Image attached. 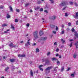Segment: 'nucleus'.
<instances>
[{
  "label": "nucleus",
  "mask_w": 78,
  "mask_h": 78,
  "mask_svg": "<svg viewBox=\"0 0 78 78\" xmlns=\"http://www.w3.org/2000/svg\"><path fill=\"white\" fill-rule=\"evenodd\" d=\"M53 68L52 66L48 67L45 69V71L47 73H49L50 72V70Z\"/></svg>",
  "instance_id": "nucleus-1"
},
{
  "label": "nucleus",
  "mask_w": 78,
  "mask_h": 78,
  "mask_svg": "<svg viewBox=\"0 0 78 78\" xmlns=\"http://www.w3.org/2000/svg\"><path fill=\"white\" fill-rule=\"evenodd\" d=\"M38 34V32L37 31H35L34 33V36L35 39H37L38 37L37 34Z\"/></svg>",
  "instance_id": "nucleus-2"
},
{
  "label": "nucleus",
  "mask_w": 78,
  "mask_h": 78,
  "mask_svg": "<svg viewBox=\"0 0 78 78\" xmlns=\"http://www.w3.org/2000/svg\"><path fill=\"white\" fill-rule=\"evenodd\" d=\"M42 62H45V64H48L50 63V61L47 59L44 58L42 59Z\"/></svg>",
  "instance_id": "nucleus-3"
},
{
  "label": "nucleus",
  "mask_w": 78,
  "mask_h": 78,
  "mask_svg": "<svg viewBox=\"0 0 78 78\" xmlns=\"http://www.w3.org/2000/svg\"><path fill=\"white\" fill-rule=\"evenodd\" d=\"M68 5V3H67V2L63 1L62 2L61 4H60V5H61V6H66V5Z\"/></svg>",
  "instance_id": "nucleus-4"
},
{
  "label": "nucleus",
  "mask_w": 78,
  "mask_h": 78,
  "mask_svg": "<svg viewBox=\"0 0 78 78\" xmlns=\"http://www.w3.org/2000/svg\"><path fill=\"white\" fill-rule=\"evenodd\" d=\"M30 39H29L27 41V42L25 44L26 47H28V44L29 45H30L31 43H30Z\"/></svg>",
  "instance_id": "nucleus-5"
},
{
  "label": "nucleus",
  "mask_w": 78,
  "mask_h": 78,
  "mask_svg": "<svg viewBox=\"0 0 78 78\" xmlns=\"http://www.w3.org/2000/svg\"><path fill=\"white\" fill-rule=\"evenodd\" d=\"M9 46L10 47H12V48H13V47L16 48L17 47V45H14V46L13 45V44H12V43H11L9 44Z\"/></svg>",
  "instance_id": "nucleus-6"
},
{
  "label": "nucleus",
  "mask_w": 78,
  "mask_h": 78,
  "mask_svg": "<svg viewBox=\"0 0 78 78\" xmlns=\"http://www.w3.org/2000/svg\"><path fill=\"white\" fill-rule=\"evenodd\" d=\"M56 16H51L50 17L49 19H51V20H55V19H56Z\"/></svg>",
  "instance_id": "nucleus-7"
},
{
  "label": "nucleus",
  "mask_w": 78,
  "mask_h": 78,
  "mask_svg": "<svg viewBox=\"0 0 78 78\" xmlns=\"http://www.w3.org/2000/svg\"><path fill=\"white\" fill-rule=\"evenodd\" d=\"M18 56L19 58H23V57H25V55L19 54L18 55Z\"/></svg>",
  "instance_id": "nucleus-8"
},
{
  "label": "nucleus",
  "mask_w": 78,
  "mask_h": 78,
  "mask_svg": "<svg viewBox=\"0 0 78 78\" xmlns=\"http://www.w3.org/2000/svg\"><path fill=\"white\" fill-rule=\"evenodd\" d=\"M73 17L74 18H75L76 19H78V12H76V15H74Z\"/></svg>",
  "instance_id": "nucleus-9"
},
{
  "label": "nucleus",
  "mask_w": 78,
  "mask_h": 78,
  "mask_svg": "<svg viewBox=\"0 0 78 78\" xmlns=\"http://www.w3.org/2000/svg\"><path fill=\"white\" fill-rule=\"evenodd\" d=\"M43 66V65H41L39 66V69H40V70L41 71H43V69L42 68Z\"/></svg>",
  "instance_id": "nucleus-10"
},
{
  "label": "nucleus",
  "mask_w": 78,
  "mask_h": 78,
  "mask_svg": "<svg viewBox=\"0 0 78 78\" xmlns=\"http://www.w3.org/2000/svg\"><path fill=\"white\" fill-rule=\"evenodd\" d=\"M42 41H46L47 40V37H41V38Z\"/></svg>",
  "instance_id": "nucleus-11"
},
{
  "label": "nucleus",
  "mask_w": 78,
  "mask_h": 78,
  "mask_svg": "<svg viewBox=\"0 0 78 78\" xmlns=\"http://www.w3.org/2000/svg\"><path fill=\"white\" fill-rule=\"evenodd\" d=\"M10 61L11 62H14L15 61V59L14 58H12L10 59Z\"/></svg>",
  "instance_id": "nucleus-12"
},
{
  "label": "nucleus",
  "mask_w": 78,
  "mask_h": 78,
  "mask_svg": "<svg viewBox=\"0 0 78 78\" xmlns=\"http://www.w3.org/2000/svg\"><path fill=\"white\" fill-rule=\"evenodd\" d=\"M58 68V67H55L54 68V70H52V72H54V71H57V69H56V68Z\"/></svg>",
  "instance_id": "nucleus-13"
},
{
  "label": "nucleus",
  "mask_w": 78,
  "mask_h": 78,
  "mask_svg": "<svg viewBox=\"0 0 78 78\" xmlns=\"http://www.w3.org/2000/svg\"><path fill=\"white\" fill-rule=\"evenodd\" d=\"M39 34L40 36H42V35L44 34V32H43L42 31H40L39 32Z\"/></svg>",
  "instance_id": "nucleus-14"
},
{
  "label": "nucleus",
  "mask_w": 78,
  "mask_h": 78,
  "mask_svg": "<svg viewBox=\"0 0 78 78\" xmlns=\"http://www.w3.org/2000/svg\"><path fill=\"white\" fill-rule=\"evenodd\" d=\"M76 56H77V55L76 54H74L73 55V57L74 58H76Z\"/></svg>",
  "instance_id": "nucleus-15"
},
{
  "label": "nucleus",
  "mask_w": 78,
  "mask_h": 78,
  "mask_svg": "<svg viewBox=\"0 0 78 78\" xmlns=\"http://www.w3.org/2000/svg\"><path fill=\"white\" fill-rule=\"evenodd\" d=\"M75 35L77 37H78V33L77 34V32H75Z\"/></svg>",
  "instance_id": "nucleus-16"
},
{
  "label": "nucleus",
  "mask_w": 78,
  "mask_h": 78,
  "mask_svg": "<svg viewBox=\"0 0 78 78\" xmlns=\"http://www.w3.org/2000/svg\"><path fill=\"white\" fill-rule=\"evenodd\" d=\"M11 28L13 30H14V27L13 26V25L11 24Z\"/></svg>",
  "instance_id": "nucleus-17"
},
{
  "label": "nucleus",
  "mask_w": 78,
  "mask_h": 78,
  "mask_svg": "<svg viewBox=\"0 0 78 78\" xmlns=\"http://www.w3.org/2000/svg\"><path fill=\"white\" fill-rule=\"evenodd\" d=\"M39 8H40V7L39 6H37L36 8H35L34 9L36 11H37V10H38V9H39Z\"/></svg>",
  "instance_id": "nucleus-18"
},
{
  "label": "nucleus",
  "mask_w": 78,
  "mask_h": 78,
  "mask_svg": "<svg viewBox=\"0 0 78 78\" xmlns=\"http://www.w3.org/2000/svg\"><path fill=\"white\" fill-rule=\"evenodd\" d=\"M2 27H6V26H8V24H4L2 25Z\"/></svg>",
  "instance_id": "nucleus-19"
},
{
  "label": "nucleus",
  "mask_w": 78,
  "mask_h": 78,
  "mask_svg": "<svg viewBox=\"0 0 78 78\" xmlns=\"http://www.w3.org/2000/svg\"><path fill=\"white\" fill-rule=\"evenodd\" d=\"M61 69V71L63 72L64 69V66H63V67H62Z\"/></svg>",
  "instance_id": "nucleus-20"
},
{
  "label": "nucleus",
  "mask_w": 78,
  "mask_h": 78,
  "mask_svg": "<svg viewBox=\"0 0 78 78\" xmlns=\"http://www.w3.org/2000/svg\"><path fill=\"white\" fill-rule=\"evenodd\" d=\"M9 8L10 10L11 11H12V12L13 10H12V7H11V6H9Z\"/></svg>",
  "instance_id": "nucleus-21"
},
{
  "label": "nucleus",
  "mask_w": 78,
  "mask_h": 78,
  "mask_svg": "<svg viewBox=\"0 0 78 78\" xmlns=\"http://www.w3.org/2000/svg\"><path fill=\"white\" fill-rule=\"evenodd\" d=\"M55 30L56 31H58V30H59V28H58V27L56 26Z\"/></svg>",
  "instance_id": "nucleus-22"
},
{
  "label": "nucleus",
  "mask_w": 78,
  "mask_h": 78,
  "mask_svg": "<svg viewBox=\"0 0 78 78\" xmlns=\"http://www.w3.org/2000/svg\"><path fill=\"white\" fill-rule=\"evenodd\" d=\"M50 27L51 28H55V25H51L50 26Z\"/></svg>",
  "instance_id": "nucleus-23"
},
{
  "label": "nucleus",
  "mask_w": 78,
  "mask_h": 78,
  "mask_svg": "<svg viewBox=\"0 0 78 78\" xmlns=\"http://www.w3.org/2000/svg\"><path fill=\"white\" fill-rule=\"evenodd\" d=\"M71 76H72V77H74V76H75V73H74L73 74H72L71 75Z\"/></svg>",
  "instance_id": "nucleus-24"
},
{
  "label": "nucleus",
  "mask_w": 78,
  "mask_h": 78,
  "mask_svg": "<svg viewBox=\"0 0 78 78\" xmlns=\"http://www.w3.org/2000/svg\"><path fill=\"white\" fill-rule=\"evenodd\" d=\"M10 31V30L9 29L7 30L6 31H4V33H8V31Z\"/></svg>",
  "instance_id": "nucleus-25"
},
{
  "label": "nucleus",
  "mask_w": 78,
  "mask_h": 78,
  "mask_svg": "<svg viewBox=\"0 0 78 78\" xmlns=\"http://www.w3.org/2000/svg\"><path fill=\"white\" fill-rule=\"evenodd\" d=\"M30 75L31 76H33V72H32V70L30 71Z\"/></svg>",
  "instance_id": "nucleus-26"
},
{
  "label": "nucleus",
  "mask_w": 78,
  "mask_h": 78,
  "mask_svg": "<svg viewBox=\"0 0 78 78\" xmlns=\"http://www.w3.org/2000/svg\"><path fill=\"white\" fill-rule=\"evenodd\" d=\"M36 51V53H38V52H39V49L38 48H37Z\"/></svg>",
  "instance_id": "nucleus-27"
},
{
  "label": "nucleus",
  "mask_w": 78,
  "mask_h": 78,
  "mask_svg": "<svg viewBox=\"0 0 78 78\" xmlns=\"http://www.w3.org/2000/svg\"><path fill=\"white\" fill-rule=\"evenodd\" d=\"M61 41H62V44H64L65 43V41L63 39H62L61 40Z\"/></svg>",
  "instance_id": "nucleus-28"
},
{
  "label": "nucleus",
  "mask_w": 78,
  "mask_h": 78,
  "mask_svg": "<svg viewBox=\"0 0 78 78\" xmlns=\"http://www.w3.org/2000/svg\"><path fill=\"white\" fill-rule=\"evenodd\" d=\"M8 69H9V67H7L5 68V71L6 72V71H8Z\"/></svg>",
  "instance_id": "nucleus-29"
},
{
  "label": "nucleus",
  "mask_w": 78,
  "mask_h": 78,
  "mask_svg": "<svg viewBox=\"0 0 78 78\" xmlns=\"http://www.w3.org/2000/svg\"><path fill=\"white\" fill-rule=\"evenodd\" d=\"M52 61H54L55 60H58V59L55 58H52Z\"/></svg>",
  "instance_id": "nucleus-30"
},
{
  "label": "nucleus",
  "mask_w": 78,
  "mask_h": 78,
  "mask_svg": "<svg viewBox=\"0 0 78 78\" xmlns=\"http://www.w3.org/2000/svg\"><path fill=\"white\" fill-rule=\"evenodd\" d=\"M6 17L7 19H9V18H10V15H7Z\"/></svg>",
  "instance_id": "nucleus-31"
},
{
  "label": "nucleus",
  "mask_w": 78,
  "mask_h": 78,
  "mask_svg": "<svg viewBox=\"0 0 78 78\" xmlns=\"http://www.w3.org/2000/svg\"><path fill=\"white\" fill-rule=\"evenodd\" d=\"M57 65H59L60 64V62L59 61H58L57 62Z\"/></svg>",
  "instance_id": "nucleus-32"
},
{
  "label": "nucleus",
  "mask_w": 78,
  "mask_h": 78,
  "mask_svg": "<svg viewBox=\"0 0 78 78\" xmlns=\"http://www.w3.org/2000/svg\"><path fill=\"white\" fill-rule=\"evenodd\" d=\"M50 55V52H48L47 53V56H49Z\"/></svg>",
  "instance_id": "nucleus-33"
},
{
  "label": "nucleus",
  "mask_w": 78,
  "mask_h": 78,
  "mask_svg": "<svg viewBox=\"0 0 78 78\" xmlns=\"http://www.w3.org/2000/svg\"><path fill=\"white\" fill-rule=\"evenodd\" d=\"M12 69L13 70H14L15 69V66H12Z\"/></svg>",
  "instance_id": "nucleus-34"
},
{
  "label": "nucleus",
  "mask_w": 78,
  "mask_h": 78,
  "mask_svg": "<svg viewBox=\"0 0 78 78\" xmlns=\"http://www.w3.org/2000/svg\"><path fill=\"white\" fill-rule=\"evenodd\" d=\"M68 26H69V27H70V26H71V23H68Z\"/></svg>",
  "instance_id": "nucleus-35"
},
{
  "label": "nucleus",
  "mask_w": 78,
  "mask_h": 78,
  "mask_svg": "<svg viewBox=\"0 0 78 78\" xmlns=\"http://www.w3.org/2000/svg\"><path fill=\"white\" fill-rule=\"evenodd\" d=\"M64 33V30H63L62 32H61V34H63Z\"/></svg>",
  "instance_id": "nucleus-36"
},
{
  "label": "nucleus",
  "mask_w": 78,
  "mask_h": 78,
  "mask_svg": "<svg viewBox=\"0 0 78 78\" xmlns=\"http://www.w3.org/2000/svg\"><path fill=\"white\" fill-rule=\"evenodd\" d=\"M69 3L71 5H73V3L72 2H70Z\"/></svg>",
  "instance_id": "nucleus-37"
},
{
  "label": "nucleus",
  "mask_w": 78,
  "mask_h": 78,
  "mask_svg": "<svg viewBox=\"0 0 78 78\" xmlns=\"http://www.w3.org/2000/svg\"><path fill=\"white\" fill-rule=\"evenodd\" d=\"M41 3V1H37V3H38V4H40V3Z\"/></svg>",
  "instance_id": "nucleus-38"
},
{
  "label": "nucleus",
  "mask_w": 78,
  "mask_h": 78,
  "mask_svg": "<svg viewBox=\"0 0 78 78\" xmlns=\"http://www.w3.org/2000/svg\"><path fill=\"white\" fill-rule=\"evenodd\" d=\"M52 32L53 33H54V34H56V31H52Z\"/></svg>",
  "instance_id": "nucleus-39"
},
{
  "label": "nucleus",
  "mask_w": 78,
  "mask_h": 78,
  "mask_svg": "<svg viewBox=\"0 0 78 78\" xmlns=\"http://www.w3.org/2000/svg\"><path fill=\"white\" fill-rule=\"evenodd\" d=\"M43 10H44V9L42 8H41L40 9V11H41V12L43 11Z\"/></svg>",
  "instance_id": "nucleus-40"
},
{
  "label": "nucleus",
  "mask_w": 78,
  "mask_h": 78,
  "mask_svg": "<svg viewBox=\"0 0 78 78\" xmlns=\"http://www.w3.org/2000/svg\"><path fill=\"white\" fill-rule=\"evenodd\" d=\"M16 12H19V11H20V10H19V9H16Z\"/></svg>",
  "instance_id": "nucleus-41"
},
{
  "label": "nucleus",
  "mask_w": 78,
  "mask_h": 78,
  "mask_svg": "<svg viewBox=\"0 0 78 78\" xmlns=\"http://www.w3.org/2000/svg\"><path fill=\"white\" fill-rule=\"evenodd\" d=\"M73 44V43L71 42V44H70V45H69V47H72V44Z\"/></svg>",
  "instance_id": "nucleus-42"
},
{
  "label": "nucleus",
  "mask_w": 78,
  "mask_h": 78,
  "mask_svg": "<svg viewBox=\"0 0 78 78\" xmlns=\"http://www.w3.org/2000/svg\"><path fill=\"white\" fill-rule=\"evenodd\" d=\"M15 22H18V20L17 19H16L15 20Z\"/></svg>",
  "instance_id": "nucleus-43"
},
{
  "label": "nucleus",
  "mask_w": 78,
  "mask_h": 78,
  "mask_svg": "<svg viewBox=\"0 0 78 78\" xmlns=\"http://www.w3.org/2000/svg\"><path fill=\"white\" fill-rule=\"evenodd\" d=\"M49 1H51L52 3H53L54 1L53 0H49Z\"/></svg>",
  "instance_id": "nucleus-44"
},
{
  "label": "nucleus",
  "mask_w": 78,
  "mask_h": 78,
  "mask_svg": "<svg viewBox=\"0 0 78 78\" xmlns=\"http://www.w3.org/2000/svg\"><path fill=\"white\" fill-rule=\"evenodd\" d=\"M3 6L1 5L0 6V9H3Z\"/></svg>",
  "instance_id": "nucleus-45"
},
{
  "label": "nucleus",
  "mask_w": 78,
  "mask_h": 78,
  "mask_svg": "<svg viewBox=\"0 0 78 78\" xmlns=\"http://www.w3.org/2000/svg\"><path fill=\"white\" fill-rule=\"evenodd\" d=\"M44 12H46V13H48V11H47V10H45L44 11Z\"/></svg>",
  "instance_id": "nucleus-46"
},
{
  "label": "nucleus",
  "mask_w": 78,
  "mask_h": 78,
  "mask_svg": "<svg viewBox=\"0 0 78 78\" xmlns=\"http://www.w3.org/2000/svg\"><path fill=\"white\" fill-rule=\"evenodd\" d=\"M26 26L27 27H29L30 26V24H29V23H27L26 25Z\"/></svg>",
  "instance_id": "nucleus-47"
},
{
  "label": "nucleus",
  "mask_w": 78,
  "mask_h": 78,
  "mask_svg": "<svg viewBox=\"0 0 78 78\" xmlns=\"http://www.w3.org/2000/svg\"><path fill=\"white\" fill-rule=\"evenodd\" d=\"M54 45H57V43L56 42H55V43H54Z\"/></svg>",
  "instance_id": "nucleus-48"
},
{
  "label": "nucleus",
  "mask_w": 78,
  "mask_h": 78,
  "mask_svg": "<svg viewBox=\"0 0 78 78\" xmlns=\"http://www.w3.org/2000/svg\"><path fill=\"white\" fill-rule=\"evenodd\" d=\"M65 16H68V14H67V13H65Z\"/></svg>",
  "instance_id": "nucleus-49"
},
{
  "label": "nucleus",
  "mask_w": 78,
  "mask_h": 78,
  "mask_svg": "<svg viewBox=\"0 0 78 78\" xmlns=\"http://www.w3.org/2000/svg\"><path fill=\"white\" fill-rule=\"evenodd\" d=\"M72 31L73 32V31H75V29H74L73 28H72Z\"/></svg>",
  "instance_id": "nucleus-50"
},
{
  "label": "nucleus",
  "mask_w": 78,
  "mask_h": 78,
  "mask_svg": "<svg viewBox=\"0 0 78 78\" xmlns=\"http://www.w3.org/2000/svg\"><path fill=\"white\" fill-rule=\"evenodd\" d=\"M70 68H69L66 70V71H67V72H68V71H69L70 70Z\"/></svg>",
  "instance_id": "nucleus-51"
},
{
  "label": "nucleus",
  "mask_w": 78,
  "mask_h": 78,
  "mask_svg": "<svg viewBox=\"0 0 78 78\" xmlns=\"http://www.w3.org/2000/svg\"><path fill=\"white\" fill-rule=\"evenodd\" d=\"M74 4H75V6H78V5H77V4H76V3L75 2V3H74Z\"/></svg>",
  "instance_id": "nucleus-52"
},
{
  "label": "nucleus",
  "mask_w": 78,
  "mask_h": 78,
  "mask_svg": "<svg viewBox=\"0 0 78 78\" xmlns=\"http://www.w3.org/2000/svg\"><path fill=\"white\" fill-rule=\"evenodd\" d=\"M66 7H64L63 8L62 10L63 11H64V10H65V9H66Z\"/></svg>",
  "instance_id": "nucleus-53"
},
{
  "label": "nucleus",
  "mask_w": 78,
  "mask_h": 78,
  "mask_svg": "<svg viewBox=\"0 0 78 78\" xmlns=\"http://www.w3.org/2000/svg\"><path fill=\"white\" fill-rule=\"evenodd\" d=\"M29 5V3H27L26 4V6H27Z\"/></svg>",
  "instance_id": "nucleus-54"
},
{
  "label": "nucleus",
  "mask_w": 78,
  "mask_h": 78,
  "mask_svg": "<svg viewBox=\"0 0 78 78\" xmlns=\"http://www.w3.org/2000/svg\"><path fill=\"white\" fill-rule=\"evenodd\" d=\"M58 56L59 57V58H61V55H58Z\"/></svg>",
  "instance_id": "nucleus-55"
},
{
  "label": "nucleus",
  "mask_w": 78,
  "mask_h": 78,
  "mask_svg": "<svg viewBox=\"0 0 78 78\" xmlns=\"http://www.w3.org/2000/svg\"><path fill=\"white\" fill-rule=\"evenodd\" d=\"M76 25H78V20H77L76 21Z\"/></svg>",
  "instance_id": "nucleus-56"
},
{
  "label": "nucleus",
  "mask_w": 78,
  "mask_h": 78,
  "mask_svg": "<svg viewBox=\"0 0 78 78\" xmlns=\"http://www.w3.org/2000/svg\"><path fill=\"white\" fill-rule=\"evenodd\" d=\"M59 51V49L57 48L56 50V51Z\"/></svg>",
  "instance_id": "nucleus-57"
},
{
  "label": "nucleus",
  "mask_w": 78,
  "mask_h": 78,
  "mask_svg": "<svg viewBox=\"0 0 78 78\" xmlns=\"http://www.w3.org/2000/svg\"><path fill=\"white\" fill-rule=\"evenodd\" d=\"M59 54H56V56H59Z\"/></svg>",
  "instance_id": "nucleus-58"
},
{
  "label": "nucleus",
  "mask_w": 78,
  "mask_h": 78,
  "mask_svg": "<svg viewBox=\"0 0 78 78\" xmlns=\"http://www.w3.org/2000/svg\"><path fill=\"white\" fill-rule=\"evenodd\" d=\"M76 48H78V44H77V45H76Z\"/></svg>",
  "instance_id": "nucleus-59"
},
{
  "label": "nucleus",
  "mask_w": 78,
  "mask_h": 78,
  "mask_svg": "<svg viewBox=\"0 0 78 78\" xmlns=\"http://www.w3.org/2000/svg\"><path fill=\"white\" fill-rule=\"evenodd\" d=\"M73 41V39L69 40V41L70 42H72V41Z\"/></svg>",
  "instance_id": "nucleus-60"
},
{
  "label": "nucleus",
  "mask_w": 78,
  "mask_h": 78,
  "mask_svg": "<svg viewBox=\"0 0 78 78\" xmlns=\"http://www.w3.org/2000/svg\"><path fill=\"white\" fill-rule=\"evenodd\" d=\"M62 28H64V25H62Z\"/></svg>",
  "instance_id": "nucleus-61"
},
{
  "label": "nucleus",
  "mask_w": 78,
  "mask_h": 78,
  "mask_svg": "<svg viewBox=\"0 0 78 78\" xmlns=\"http://www.w3.org/2000/svg\"><path fill=\"white\" fill-rule=\"evenodd\" d=\"M38 41L39 42H41V40H38Z\"/></svg>",
  "instance_id": "nucleus-62"
},
{
  "label": "nucleus",
  "mask_w": 78,
  "mask_h": 78,
  "mask_svg": "<svg viewBox=\"0 0 78 78\" xmlns=\"http://www.w3.org/2000/svg\"><path fill=\"white\" fill-rule=\"evenodd\" d=\"M34 45H36V43H34L33 44V46H34Z\"/></svg>",
  "instance_id": "nucleus-63"
},
{
  "label": "nucleus",
  "mask_w": 78,
  "mask_h": 78,
  "mask_svg": "<svg viewBox=\"0 0 78 78\" xmlns=\"http://www.w3.org/2000/svg\"><path fill=\"white\" fill-rule=\"evenodd\" d=\"M78 43V41H77L75 43V45H77Z\"/></svg>",
  "instance_id": "nucleus-64"
}]
</instances>
